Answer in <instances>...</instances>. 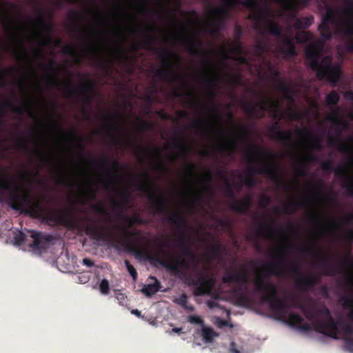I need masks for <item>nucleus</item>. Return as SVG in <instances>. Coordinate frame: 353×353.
I'll use <instances>...</instances> for the list:
<instances>
[{"label": "nucleus", "instance_id": "nucleus-1", "mask_svg": "<svg viewBox=\"0 0 353 353\" xmlns=\"http://www.w3.org/2000/svg\"><path fill=\"white\" fill-rule=\"evenodd\" d=\"M263 276H256L254 280L255 291L262 293L261 302L268 303L270 310L281 319H288V323L300 331H315L339 339V324L325 305L302 303L292 299L289 304L285 298L278 296L277 287L271 282H265Z\"/></svg>", "mask_w": 353, "mask_h": 353}, {"label": "nucleus", "instance_id": "nucleus-2", "mask_svg": "<svg viewBox=\"0 0 353 353\" xmlns=\"http://www.w3.org/2000/svg\"><path fill=\"white\" fill-rule=\"evenodd\" d=\"M0 190L8 192L6 202L14 210L24 213L33 218H43L46 221L60 225H72L70 212L63 210L47 209L41 201H32L29 192L24 190L21 194V186L11 183L3 175L0 174ZM4 201L3 192H0V203Z\"/></svg>", "mask_w": 353, "mask_h": 353}, {"label": "nucleus", "instance_id": "nucleus-3", "mask_svg": "<svg viewBox=\"0 0 353 353\" xmlns=\"http://www.w3.org/2000/svg\"><path fill=\"white\" fill-rule=\"evenodd\" d=\"M170 247V241L165 239L160 244L155 254H147V258L150 262H155L175 275L183 276L185 279L190 285L194 287V294L196 296H212V290L215 285V279L213 277L199 272L195 279L184 272L192 267V261L185 258H179L171 252L165 250L166 248Z\"/></svg>", "mask_w": 353, "mask_h": 353}, {"label": "nucleus", "instance_id": "nucleus-4", "mask_svg": "<svg viewBox=\"0 0 353 353\" xmlns=\"http://www.w3.org/2000/svg\"><path fill=\"white\" fill-rule=\"evenodd\" d=\"M83 229L86 234L95 240L105 241L117 250L132 252V232L116 226L99 224L92 217L83 218Z\"/></svg>", "mask_w": 353, "mask_h": 353}, {"label": "nucleus", "instance_id": "nucleus-5", "mask_svg": "<svg viewBox=\"0 0 353 353\" xmlns=\"http://www.w3.org/2000/svg\"><path fill=\"white\" fill-rule=\"evenodd\" d=\"M246 161L250 164H253L256 161L265 158V162L259 168L252 167L249 169L245 177L244 183L248 188L256 185V181L254 177V174L268 175L272 181L276 183L279 186L286 185L285 181L280 177L279 173V165L276 162V155L272 152L261 150L259 146L250 144L245 149Z\"/></svg>", "mask_w": 353, "mask_h": 353}, {"label": "nucleus", "instance_id": "nucleus-6", "mask_svg": "<svg viewBox=\"0 0 353 353\" xmlns=\"http://www.w3.org/2000/svg\"><path fill=\"white\" fill-rule=\"evenodd\" d=\"M292 248V245L286 243L283 249L276 254V260L268 265L263 270V277L270 276H281L290 275L296 279L297 286L300 289H311L317 283V280L312 276H303L301 267L297 263H290L287 261L286 252Z\"/></svg>", "mask_w": 353, "mask_h": 353}, {"label": "nucleus", "instance_id": "nucleus-7", "mask_svg": "<svg viewBox=\"0 0 353 353\" xmlns=\"http://www.w3.org/2000/svg\"><path fill=\"white\" fill-rule=\"evenodd\" d=\"M343 3L345 8L342 9L341 12L343 16L347 17V19L343 23H339L335 16V10L328 7L326 14L322 17V22L319 26L318 30L322 39L327 41H330L333 36L330 24L339 26L336 33L350 39L351 41L345 48L347 52H353V0H345Z\"/></svg>", "mask_w": 353, "mask_h": 353}, {"label": "nucleus", "instance_id": "nucleus-8", "mask_svg": "<svg viewBox=\"0 0 353 353\" xmlns=\"http://www.w3.org/2000/svg\"><path fill=\"white\" fill-rule=\"evenodd\" d=\"M159 30L157 23L152 20V25H147L144 34V45L147 50L157 54L162 61L163 68L155 71V76L165 81L184 82V78L174 69L171 59L180 60V56L168 50H161L154 47L156 37L154 33Z\"/></svg>", "mask_w": 353, "mask_h": 353}, {"label": "nucleus", "instance_id": "nucleus-9", "mask_svg": "<svg viewBox=\"0 0 353 353\" xmlns=\"http://www.w3.org/2000/svg\"><path fill=\"white\" fill-rule=\"evenodd\" d=\"M323 45L318 43H310L305 49V58L308 66L316 72L319 80H326L335 85L342 74L341 68L339 64L332 63L330 56L322 57Z\"/></svg>", "mask_w": 353, "mask_h": 353}, {"label": "nucleus", "instance_id": "nucleus-10", "mask_svg": "<svg viewBox=\"0 0 353 353\" xmlns=\"http://www.w3.org/2000/svg\"><path fill=\"white\" fill-rule=\"evenodd\" d=\"M268 10H263L253 14V19L258 22V23L254 26V29L261 31L262 27L261 23L263 21L265 22V32L280 39V43L277 48L279 52L285 58H292L296 56L297 53L292 39L283 33L281 28L277 23L268 19Z\"/></svg>", "mask_w": 353, "mask_h": 353}, {"label": "nucleus", "instance_id": "nucleus-11", "mask_svg": "<svg viewBox=\"0 0 353 353\" xmlns=\"http://www.w3.org/2000/svg\"><path fill=\"white\" fill-rule=\"evenodd\" d=\"M144 181L140 188L150 201V207L154 214H165L168 210V202L163 195L160 194L157 183L148 174H143Z\"/></svg>", "mask_w": 353, "mask_h": 353}, {"label": "nucleus", "instance_id": "nucleus-12", "mask_svg": "<svg viewBox=\"0 0 353 353\" xmlns=\"http://www.w3.org/2000/svg\"><path fill=\"white\" fill-rule=\"evenodd\" d=\"M249 273L245 269L240 271L227 270L222 277V283L230 285L235 283L234 293L238 298L240 304L245 303L248 300L245 294L249 283Z\"/></svg>", "mask_w": 353, "mask_h": 353}, {"label": "nucleus", "instance_id": "nucleus-13", "mask_svg": "<svg viewBox=\"0 0 353 353\" xmlns=\"http://www.w3.org/2000/svg\"><path fill=\"white\" fill-rule=\"evenodd\" d=\"M254 94L263 98V100L256 103L244 102L242 105L244 112L256 119H259L264 117V112L269 111L274 113V118H278L277 110L279 107V101L267 97L257 91H254Z\"/></svg>", "mask_w": 353, "mask_h": 353}, {"label": "nucleus", "instance_id": "nucleus-14", "mask_svg": "<svg viewBox=\"0 0 353 353\" xmlns=\"http://www.w3.org/2000/svg\"><path fill=\"white\" fill-rule=\"evenodd\" d=\"M92 164L96 165L99 171L107 179H101V183L105 188H114L116 183V170L119 166L117 160L111 161L106 155H103L100 159H93Z\"/></svg>", "mask_w": 353, "mask_h": 353}, {"label": "nucleus", "instance_id": "nucleus-15", "mask_svg": "<svg viewBox=\"0 0 353 353\" xmlns=\"http://www.w3.org/2000/svg\"><path fill=\"white\" fill-rule=\"evenodd\" d=\"M180 31L181 32V37L184 43L188 44V50L190 53L196 56H207L208 57L203 60V64L206 68V72L209 73L211 70L212 65L211 51L202 50L203 42L194 37L186 34V28L184 26H181Z\"/></svg>", "mask_w": 353, "mask_h": 353}, {"label": "nucleus", "instance_id": "nucleus-16", "mask_svg": "<svg viewBox=\"0 0 353 353\" xmlns=\"http://www.w3.org/2000/svg\"><path fill=\"white\" fill-rule=\"evenodd\" d=\"M141 153L145 159L150 161L151 168L154 171L163 173L166 170V166L163 161L162 150L160 147L153 145L143 147Z\"/></svg>", "mask_w": 353, "mask_h": 353}, {"label": "nucleus", "instance_id": "nucleus-17", "mask_svg": "<svg viewBox=\"0 0 353 353\" xmlns=\"http://www.w3.org/2000/svg\"><path fill=\"white\" fill-rule=\"evenodd\" d=\"M70 79L65 81L63 84L67 97H74L78 94H94L96 83L88 77H85L84 81L79 87H75L72 83V74H70Z\"/></svg>", "mask_w": 353, "mask_h": 353}, {"label": "nucleus", "instance_id": "nucleus-18", "mask_svg": "<svg viewBox=\"0 0 353 353\" xmlns=\"http://www.w3.org/2000/svg\"><path fill=\"white\" fill-rule=\"evenodd\" d=\"M204 82L206 85V90L210 97V103L209 105H203L196 100L193 101V103L196 105L201 106L203 109L208 110L211 114L216 116L219 119H222V114L219 109L216 108L213 103V99L216 95V84L214 80L208 78L204 79Z\"/></svg>", "mask_w": 353, "mask_h": 353}, {"label": "nucleus", "instance_id": "nucleus-19", "mask_svg": "<svg viewBox=\"0 0 353 353\" xmlns=\"http://www.w3.org/2000/svg\"><path fill=\"white\" fill-rule=\"evenodd\" d=\"M268 132L271 139L278 141L283 145L289 148L295 146V143L292 140V130L283 131L276 123L269 127Z\"/></svg>", "mask_w": 353, "mask_h": 353}, {"label": "nucleus", "instance_id": "nucleus-20", "mask_svg": "<svg viewBox=\"0 0 353 353\" xmlns=\"http://www.w3.org/2000/svg\"><path fill=\"white\" fill-rule=\"evenodd\" d=\"M168 222L176 228L180 232L179 238L189 239L190 236L186 232L187 221L183 215L179 212L171 214L168 218Z\"/></svg>", "mask_w": 353, "mask_h": 353}, {"label": "nucleus", "instance_id": "nucleus-21", "mask_svg": "<svg viewBox=\"0 0 353 353\" xmlns=\"http://www.w3.org/2000/svg\"><path fill=\"white\" fill-rule=\"evenodd\" d=\"M32 242L30 247L35 251H43L47 248L48 244L52 241L50 235H43L41 232L31 231Z\"/></svg>", "mask_w": 353, "mask_h": 353}, {"label": "nucleus", "instance_id": "nucleus-22", "mask_svg": "<svg viewBox=\"0 0 353 353\" xmlns=\"http://www.w3.org/2000/svg\"><path fill=\"white\" fill-rule=\"evenodd\" d=\"M340 303L344 309L350 310L347 314V317L353 321V297L343 296L340 299ZM343 339L347 349L350 351H352L353 336H344Z\"/></svg>", "mask_w": 353, "mask_h": 353}, {"label": "nucleus", "instance_id": "nucleus-23", "mask_svg": "<svg viewBox=\"0 0 353 353\" xmlns=\"http://www.w3.org/2000/svg\"><path fill=\"white\" fill-rule=\"evenodd\" d=\"M143 10L147 14H157L159 19H164L165 16L161 12H159L154 6H157L161 9L165 7V0H142Z\"/></svg>", "mask_w": 353, "mask_h": 353}, {"label": "nucleus", "instance_id": "nucleus-24", "mask_svg": "<svg viewBox=\"0 0 353 353\" xmlns=\"http://www.w3.org/2000/svg\"><path fill=\"white\" fill-rule=\"evenodd\" d=\"M260 231H263V232H267L270 236H274L279 234H283V230L282 229H280L279 230H277L276 229H274L272 225L270 223H259V230L256 231V234L254 235H248L246 236V239L248 241H253L255 244V246L256 248L259 247V245H258V240H259V238H258V235L259 234V232Z\"/></svg>", "mask_w": 353, "mask_h": 353}, {"label": "nucleus", "instance_id": "nucleus-25", "mask_svg": "<svg viewBox=\"0 0 353 353\" xmlns=\"http://www.w3.org/2000/svg\"><path fill=\"white\" fill-rule=\"evenodd\" d=\"M296 133L299 137L304 139H309L312 149L316 150H321L323 149L321 144L322 137L321 136H314L306 128H296Z\"/></svg>", "mask_w": 353, "mask_h": 353}, {"label": "nucleus", "instance_id": "nucleus-26", "mask_svg": "<svg viewBox=\"0 0 353 353\" xmlns=\"http://www.w3.org/2000/svg\"><path fill=\"white\" fill-rule=\"evenodd\" d=\"M137 91V84L134 82V107L136 105V101L137 95L136 92ZM137 116L135 112V110H134V191L137 189V164L136 161L137 159Z\"/></svg>", "mask_w": 353, "mask_h": 353}, {"label": "nucleus", "instance_id": "nucleus-27", "mask_svg": "<svg viewBox=\"0 0 353 353\" xmlns=\"http://www.w3.org/2000/svg\"><path fill=\"white\" fill-rule=\"evenodd\" d=\"M5 108L9 109L12 112L17 113L20 115H21L24 112H26L31 117H34V116L31 108L27 103H24L21 107H17L10 101H5L2 104V108H0V117L4 115L3 109Z\"/></svg>", "mask_w": 353, "mask_h": 353}, {"label": "nucleus", "instance_id": "nucleus-28", "mask_svg": "<svg viewBox=\"0 0 353 353\" xmlns=\"http://www.w3.org/2000/svg\"><path fill=\"white\" fill-rule=\"evenodd\" d=\"M347 171L345 165H340L336 168L335 174L336 176L344 178L342 185L347 189L348 194L353 196V177L347 176Z\"/></svg>", "mask_w": 353, "mask_h": 353}, {"label": "nucleus", "instance_id": "nucleus-29", "mask_svg": "<svg viewBox=\"0 0 353 353\" xmlns=\"http://www.w3.org/2000/svg\"><path fill=\"white\" fill-rule=\"evenodd\" d=\"M3 27L4 28L7 30V31H9L10 32H11L12 37L17 40L19 46H21V48L23 49V54L19 53L18 52H16V56H17V58L18 59H21L22 58H24L26 59V60H30V56L27 52V50L25 49L24 48V46H23V40L22 39H21L18 34H17V32H15V30H14L13 27H12V25L11 24V23L10 21H8V20H3Z\"/></svg>", "mask_w": 353, "mask_h": 353}, {"label": "nucleus", "instance_id": "nucleus-30", "mask_svg": "<svg viewBox=\"0 0 353 353\" xmlns=\"http://www.w3.org/2000/svg\"><path fill=\"white\" fill-rule=\"evenodd\" d=\"M252 205V199L251 196H248L243 198L241 200L234 201L231 205L230 208L232 211L240 213L245 214L246 213L250 208Z\"/></svg>", "mask_w": 353, "mask_h": 353}, {"label": "nucleus", "instance_id": "nucleus-31", "mask_svg": "<svg viewBox=\"0 0 353 353\" xmlns=\"http://www.w3.org/2000/svg\"><path fill=\"white\" fill-rule=\"evenodd\" d=\"M42 67H43L46 70L52 72L53 74V78L50 79V84L52 85H59L61 84V81L58 78L57 70L60 69H63V67L61 65H57V63L51 60L48 65L44 63L41 64Z\"/></svg>", "mask_w": 353, "mask_h": 353}, {"label": "nucleus", "instance_id": "nucleus-32", "mask_svg": "<svg viewBox=\"0 0 353 353\" xmlns=\"http://www.w3.org/2000/svg\"><path fill=\"white\" fill-rule=\"evenodd\" d=\"M277 2L288 6L292 11V18H296L297 10L295 9L296 6H301L305 8L308 6L310 2L308 0H276Z\"/></svg>", "mask_w": 353, "mask_h": 353}, {"label": "nucleus", "instance_id": "nucleus-33", "mask_svg": "<svg viewBox=\"0 0 353 353\" xmlns=\"http://www.w3.org/2000/svg\"><path fill=\"white\" fill-rule=\"evenodd\" d=\"M317 263L324 270L325 275L333 276L336 272V270L331 265L330 259L326 256H319Z\"/></svg>", "mask_w": 353, "mask_h": 353}, {"label": "nucleus", "instance_id": "nucleus-34", "mask_svg": "<svg viewBox=\"0 0 353 353\" xmlns=\"http://www.w3.org/2000/svg\"><path fill=\"white\" fill-rule=\"evenodd\" d=\"M189 239H190V238L189 239L179 238V241H178L179 245L182 254L185 257L189 259L193 263H196V256L190 250V248L188 247L186 242L185 241V240L188 241Z\"/></svg>", "mask_w": 353, "mask_h": 353}, {"label": "nucleus", "instance_id": "nucleus-35", "mask_svg": "<svg viewBox=\"0 0 353 353\" xmlns=\"http://www.w3.org/2000/svg\"><path fill=\"white\" fill-rule=\"evenodd\" d=\"M37 12L39 17L34 21L35 25L38 26L43 32L46 33H51L52 32V26L50 23L46 21L43 17V10L39 9Z\"/></svg>", "mask_w": 353, "mask_h": 353}, {"label": "nucleus", "instance_id": "nucleus-36", "mask_svg": "<svg viewBox=\"0 0 353 353\" xmlns=\"http://www.w3.org/2000/svg\"><path fill=\"white\" fill-rule=\"evenodd\" d=\"M276 88L283 93L285 99L291 103L294 102V100L292 96V89L290 85L283 80H279V81H277Z\"/></svg>", "mask_w": 353, "mask_h": 353}, {"label": "nucleus", "instance_id": "nucleus-37", "mask_svg": "<svg viewBox=\"0 0 353 353\" xmlns=\"http://www.w3.org/2000/svg\"><path fill=\"white\" fill-rule=\"evenodd\" d=\"M314 23V17L309 15L307 17H300L296 19L293 25L294 28L296 30L307 29Z\"/></svg>", "mask_w": 353, "mask_h": 353}, {"label": "nucleus", "instance_id": "nucleus-38", "mask_svg": "<svg viewBox=\"0 0 353 353\" xmlns=\"http://www.w3.org/2000/svg\"><path fill=\"white\" fill-rule=\"evenodd\" d=\"M214 21L212 22V28L210 30V32L212 34L218 35L221 33L223 30L225 23L227 19L219 17L218 15H213Z\"/></svg>", "mask_w": 353, "mask_h": 353}, {"label": "nucleus", "instance_id": "nucleus-39", "mask_svg": "<svg viewBox=\"0 0 353 353\" xmlns=\"http://www.w3.org/2000/svg\"><path fill=\"white\" fill-rule=\"evenodd\" d=\"M204 125L208 126L210 129L216 130L218 131L219 135L222 138H226L227 134L226 133L222 130L221 129L219 128L214 123H208L202 119H199L193 121L192 123V127L197 128V127H203Z\"/></svg>", "mask_w": 353, "mask_h": 353}, {"label": "nucleus", "instance_id": "nucleus-40", "mask_svg": "<svg viewBox=\"0 0 353 353\" xmlns=\"http://www.w3.org/2000/svg\"><path fill=\"white\" fill-rule=\"evenodd\" d=\"M172 146L174 148L179 149L180 154L185 157L187 156L190 150V148L186 141L181 137H179L176 141H174L172 143Z\"/></svg>", "mask_w": 353, "mask_h": 353}, {"label": "nucleus", "instance_id": "nucleus-41", "mask_svg": "<svg viewBox=\"0 0 353 353\" xmlns=\"http://www.w3.org/2000/svg\"><path fill=\"white\" fill-rule=\"evenodd\" d=\"M137 0H134V64H137V52H138V46L136 40L137 36Z\"/></svg>", "mask_w": 353, "mask_h": 353}, {"label": "nucleus", "instance_id": "nucleus-42", "mask_svg": "<svg viewBox=\"0 0 353 353\" xmlns=\"http://www.w3.org/2000/svg\"><path fill=\"white\" fill-rule=\"evenodd\" d=\"M239 141L237 139H230L226 143L221 145L219 147V150L221 151L228 152L230 154L234 152L235 148L239 144Z\"/></svg>", "mask_w": 353, "mask_h": 353}, {"label": "nucleus", "instance_id": "nucleus-43", "mask_svg": "<svg viewBox=\"0 0 353 353\" xmlns=\"http://www.w3.org/2000/svg\"><path fill=\"white\" fill-rule=\"evenodd\" d=\"M327 119L337 128L346 129L348 128V123L343 119H339L337 116V112H335L334 115L327 116Z\"/></svg>", "mask_w": 353, "mask_h": 353}, {"label": "nucleus", "instance_id": "nucleus-44", "mask_svg": "<svg viewBox=\"0 0 353 353\" xmlns=\"http://www.w3.org/2000/svg\"><path fill=\"white\" fill-rule=\"evenodd\" d=\"M90 208L95 212L101 214L105 221L110 219V214L103 204H92Z\"/></svg>", "mask_w": 353, "mask_h": 353}, {"label": "nucleus", "instance_id": "nucleus-45", "mask_svg": "<svg viewBox=\"0 0 353 353\" xmlns=\"http://www.w3.org/2000/svg\"><path fill=\"white\" fill-rule=\"evenodd\" d=\"M231 9H232V7H229L227 4H225V3H224L221 7L218 8H213L211 10V12L212 15H218L219 17L227 19Z\"/></svg>", "mask_w": 353, "mask_h": 353}, {"label": "nucleus", "instance_id": "nucleus-46", "mask_svg": "<svg viewBox=\"0 0 353 353\" xmlns=\"http://www.w3.org/2000/svg\"><path fill=\"white\" fill-rule=\"evenodd\" d=\"M330 224L335 228H339L342 224L352 225L353 224V214H349L345 216L340 221H332Z\"/></svg>", "mask_w": 353, "mask_h": 353}, {"label": "nucleus", "instance_id": "nucleus-47", "mask_svg": "<svg viewBox=\"0 0 353 353\" xmlns=\"http://www.w3.org/2000/svg\"><path fill=\"white\" fill-rule=\"evenodd\" d=\"M336 143L339 144V150L342 153H349L350 152V148L344 142L339 141L335 138H330L328 140L329 145H335Z\"/></svg>", "mask_w": 353, "mask_h": 353}, {"label": "nucleus", "instance_id": "nucleus-48", "mask_svg": "<svg viewBox=\"0 0 353 353\" xmlns=\"http://www.w3.org/2000/svg\"><path fill=\"white\" fill-rule=\"evenodd\" d=\"M302 205H303V203L301 202H296V201L288 202L283 208V213L285 214H291L294 213L298 208L301 207Z\"/></svg>", "mask_w": 353, "mask_h": 353}, {"label": "nucleus", "instance_id": "nucleus-49", "mask_svg": "<svg viewBox=\"0 0 353 353\" xmlns=\"http://www.w3.org/2000/svg\"><path fill=\"white\" fill-rule=\"evenodd\" d=\"M103 120L105 121L103 130L108 135H110L112 130L114 127L113 123V117L110 114H105L103 116Z\"/></svg>", "mask_w": 353, "mask_h": 353}, {"label": "nucleus", "instance_id": "nucleus-50", "mask_svg": "<svg viewBox=\"0 0 353 353\" xmlns=\"http://www.w3.org/2000/svg\"><path fill=\"white\" fill-rule=\"evenodd\" d=\"M295 40L299 43H305L312 39V34L309 32H298L294 37Z\"/></svg>", "mask_w": 353, "mask_h": 353}, {"label": "nucleus", "instance_id": "nucleus-51", "mask_svg": "<svg viewBox=\"0 0 353 353\" xmlns=\"http://www.w3.org/2000/svg\"><path fill=\"white\" fill-rule=\"evenodd\" d=\"M160 282L154 279V282L151 284H148L145 287L143 292L148 296H151L157 293L159 290Z\"/></svg>", "mask_w": 353, "mask_h": 353}, {"label": "nucleus", "instance_id": "nucleus-52", "mask_svg": "<svg viewBox=\"0 0 353 353\" xmlns=\"http://www.w3.org/2000/svg\"><path fill=\"white\" fill-rule=\"evenodd\" d=\"M87 50L91 56L97 57L101 54L102 48L99 44L91 42L88 44Z\"/></svg>", "mask_w": 353, "mask_h": 353}, {"label": "nucleus", "instance_id": "nucleus-53", "mask_svg": "<svg viewBox=\"0 0 353 353\" xmlns=\"http://www.w3.org/2000/svg\"><path fill=\"white\" fill-rule=\"evenodd\" d=\"M340 266L343 270L353 271V259L348 254L345 258L340 259Z\"/></svg>", "mask_w": 353, "mask_h": 353}, {"label": "nucleus", "instance_id": "nucleus-54", "mask_svg": "<svg viewBox=\"0 0 353 353\" xmlns=\"http://www.w3.org/2000/svg\"><path fill=\"white\" fill-rule=\"evenodd\" d=\"M340 100V97L336 90L331 91L326 96V103L329 105H336Z\"/></svg>", "mask_w": 353, "mask_h": 353}, {"label": "nucleus", "instance_id": "nucleus-55", "mask_svg": "<svg viewBox=\"0 0 353 353\" xmlns=\"http://www.w3.org/2000/svg\"><path fill=\"white\" fill-rule=\"evenodd\" d=\"M129 37H132V0H128V28Z\"/></svg>", "mask_w": 353, "mask_h": 353}, {"label": "nucleus", "instance_id": "nucleus-56", "mask_svg": "<svg viewBox=\"0 0 353 353\" xmlns=\"http://www.w3.org/2000/svg\"><path fill=\"white\" fill-rule=\"evenodd\" d=\"M216 335V333L212 328L203 327L202 329V336L207 342H212L213 337Z\"/></svg>", "mask_w": 353, "mask_h": 353}, {"label": "nucleus", "instance_id": "nucleus-57", "mask_svg": "<svg viewBox=\"0 0 353 353\" xmlns=\"http://www.w3.org/2000/svg\"><path fill=\"white\" fill-rule=\"evenodd\" d=\"M250 129L245 125H241L238 130V136L242 139H246L250 136Z\"/></svg>", "mask_w": 353, "mask_h": 353}, {"label": "nucleus", "instance_id": "nucleus-58", "mask_svg": "<svg viewBox=\"0 0 353 353\" xmlns=\"http://www.w3.org/2000/svg\"><path fill=\"white\" fill-rule=\"evenodd\" d=\"M299 252L301 254L308 255H315L317 254L316 248L314 245H306L299 249Z\"/></svg>", "mask_w": 353, "mask_h": 353}, {"label": "nucleus", "instance_id": "nucleus-59", "mask_svg": "<svg viewBox=\"0 0 353 353\" xmlns=\"http://www.w3.org/2000/svg\"><path fill=\"white\" fill-rule=\"evenodd\" d=\"M62 52L65 54L71 56V57H77V52L74 46L71 45H65L62 48Z\"/></svg>", "mask_w": 353, "mask_h": 353}, {"label": "nucleus", "instance_id": "nucleus-60", "mask_svg": "<svg viewBox=\"0 0 353 353\" xmlns=\"http://www.w3.org/2000/svg\"><path fill=\"white\" fill-rule=\"evenodd\" d=\"M192 199L195 203H201L203 201L204 197L202 192L194 190L191 192Z\"/></svg>", "mask_w": 353, "mask_h": 353}, {"label": "nucleus", "instance_id": "nucleus-61", "mask_svg": "<svg viewBox=\"0 0 353 353\" xmlns=\"http://www.w3.org/2000/svg\"><path fill=\"white\" fill-rule=\"evenodd\" d=\"M115 296L120 305L127 307L128 299L125 293L117 291Z\"/></svg>", "mask_w": 353, "mask_h": 353}, {"label": "nucleus", "instance_id": "nucleus-62", "mask_svg": "<svg viewBox=\"0 0 353 353\" xmlns=\"http://www.w3.org/2000/svg\"><path fill=\"white\" fill-rule=\"evenodd\" d=\"M16 146L21 150L27 151L28 149V141L25 138L18 137L16 141Z\"/></svg>", "mask_w": 353, "mask_h": 353}, {"label": "nucleus", "instance_id": "nucleus-63", "mask_svg": "<svg viewBox=\"0 0 353 353\" xmlns=\"http://www.w3.org/2000/svg\"><path fill=\"white\" fill-rule=\"evenodd\" d=\"M99 290L101 294H108L110 292L109 281L106 279H103L99 284Z\"/></svg>", "mask_w": 353, "mask_h": 353}, {"label": "nucleus", "instance_id": "nucleus-64", "mask_svg": "<svg viewBox=\"0 0 353 353\" xmlns=\"http://www.w3.org/2000/svg\"><path fill=\"white\" fill-rule=\"evenodd\" d=\"M26 239V235L22 232H19L14 237V245H22L24 243Z\"/></svg>", "mask_w": 353, "mask_h": 353}]
</instances>
